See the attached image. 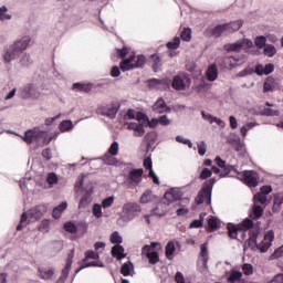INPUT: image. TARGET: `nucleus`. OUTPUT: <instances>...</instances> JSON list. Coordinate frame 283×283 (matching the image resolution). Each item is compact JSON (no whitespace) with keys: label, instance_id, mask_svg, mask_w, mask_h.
<instances>
[{"label":"nucleus","instance_id":"obj_1","mask_svg":"<svg viewBox=\"0 0 283 283\" xmlns=\"http://www.w3.org/2000/svg\"><path fill=\"white\" fill-rule=\"evenodd\" d=\"M247 231H249V239L247 240L248 247L250 249H259L261 253H266L271 247V242L275 240V232L270 230L264 234L262 242L258 243L260 227H254L253 220L251 219H244L241 223L235 226H228L229 238L232 240H244V238H247Z\"/></svg>","mask_w":283,"mask_h":283},{"label":"nucleus","instance_id":"obj_2","mask_svg":"<svg viewBox=\"0 0 283 283\" xmlns=\"http://www.w3.org/2000/svg\"><path fill=\"white\" fill-rule=\"evenodd\" d=\"M30 36H22L20 40H17L12 45L9 46L3 59L6 63H10V61H14V59H19L25 50H28V45H30Z\"/></svg>","mask_w":283,"mask_h":283},{"label":"nucleus","instance_id":"obj_3","mask_svg":"<svg viewBox=\"0 0 283 283\" xmlns=\"http://www.w3.org/2000/svg\"><path fill=\"white\" fill-rule=\"evenodd\" d=\"M213 185H216L214 178H211L203 184L202 189L198 192L196 198L197 205H202L205 202L211 205V192L213 191Z\"/></svg>","mask_w":283,"mask_h":283},{"label":"nucleus","instance_id":"obj_4","mask_svg":"<svg viewBox=\"0 0 283 283\" xmlns=\"http://www.w3.org/2000/svg\"><path fill=\"white\" fill-rule=\"evenodd\" d=\"M239 176V180H242L248 187H258L260 185V175L255 170H244L239 172L234 170Z\"/></svg>","mask_w":283,"mask_h":283},{"label":"nucleus","instance_id":"obj_5","mask_svg":"<svg viewBox=\"0 0 283 283\" xmlns=\"http://www.w3.org/2000/svg\"><path fill=\"white\" fill-rule=\"evenodd\" d=\"M189 85H191V77H189V75L186 73L175 75L172 78L171 87L177 92H182L184 90H187Z\"/></svg>","mask_w":283,"mask_h":283},{"label":"nucleus","instance_id":"obj_6","mask_svg":"<svg viewBox=\"0 0 283 283\" xmlns=\"http://www.w3.org/2000/svg\"><path fill=\"white\" fill-rule=\"evenodd\" d=\"M143 174H144L143 168L130 170L124 185H126L128 189H132L133 187H138V185L143 182Z\"/></svg>","mask_w":283,"mask_h":283},{"label":"nucleus","instance_id":"obj_7","mask_svg":"<svg viewBox=\"0 0 283 283\" xmlns=\"http://www.w3.org/2000/svg\"><path fill=\"white\" fill-rule=\"evenodd\" d=\"M218 63L221 67L226 70H231L233 67H238V65H241V63H244V55L242 57H235V56L219 57Z\"/></svg>","mask_w":283,"mask_h":283},{"label":"nucleus","instance_id":"obj_8","mask_svg":"<svg viewBox=\"0 0 283 283\" xmlns=\"http://www.w3.org/2000/svg\"><path fill=\"white\" fill-rule=\"evenodd\" d=\"M48 213V206L41 203L29 210V222H36Z\"/></svg>","mask_w":283,"mask_h":283},{"label":"nucleus","instance_id":"obj_9","mask_svg":"<svg viewBox=\"0 0 283 283\" xmlns=\"http://www.w3.org/2000/svg\"><path fill=\"white\" fill-rule=\"evenodd\" d=\"M143 209L140 205L136 202H127L123 206V213L127 220H134L135 216H138Z\"/></svg>","mask_w":283,"mask_h":283},{"label":"nucleus","instance_id":"obj_10","mask_svg":"<svg viewBox=\"0 0 283 283\" xmlns=\"http://www.w3.org/2000/svg\"><path fill=\"white\" fill-rule=\"evenodd\" d=\"M205 36H207L208 39L213 36L214 39H220V36H222V34L224 36L229 35L228 31H227V24H219L214 28H207L203 32Z\"/></svg>","mask_w":283,"mask_h":283},{"label":"nucleus","instance_id":"obj_11","mask_svg":"<svg viewBox=\"0 0 283 283\" xmlns=\"http://www.w3.org/2000/svg\"><path fill=\"white\" fill-rule=\"evenodd\" d=\"M45 136V132L39 130L38 128L29 129L24 133V136L22 139L27 145H32L34 140H40V138H43Z\"/></svg>","mask_w":283,"mask_h":283},{"label":"nucleus","instance_id":"obj_12","mask_svg":"<svg viewBox=\"0 0 283 283\" xmlns=\"http://www.w3.org/2000/svg\"><path fill=\"white\" fill-rule=\"evenodd\" d=\"M97 114L107 116L108 118H116V114H118V107L114 106V104L102 105L97 108Z\"/></svg>","mask_w":283,"mask_h":283},{"label":"nucleus","instance_id":"obj_13","mask_svg":"<svg viewBox=\"0 0 283 283\" xmlns=\"http://www.w3.org/2000/svg\"><path fill=\"white\" fill-rule=\"evenodd\" d=\"M142 255H146L149 264H158L160 262V256L158 255V252L151 251V247L149 245L143 247Z\"/></svg>","mask_w":283,"mask_h":283},{"label":"nucleus","instance_id":"obj_14","mask_svg":"<svg viewBox=\"0 0 283 283\" xmlns=\"http://www.w3.org/2000/svg\"><path fill=\"white\" fill-rule=\"evenodd\" d=\"M227 283H247L244 281L242 272L238 270H231L226 273Z\"/></svg>","mask_w":283,"mask_h":283},{"label":"nucleus","instance_id":"obj_15","mask_svg":"<svg viewBox=\"0 0 283 283\" xmlns=\"http://www.w3.org/2000/svg\"><path fill=\"white\" fill-rule=\"evenodd\" d=\"M136 53H132L127 59H124L119 64L122 72H129V70H136L134 65Z\"/></svg>","mask_w":283,"mask_h":283},{"label":"nucleus","instance_id":"obj_16","mask_svg":"<svg viewBox=\"0 0 283 283\" xmlns=\"http://www.w3.org/2000/svg\"><path fill=\"white\" fill-rule=\"evenodd\" d=\"M153 112L155 114H165V112H171V108L167 106V103L164 98H158L157 102L153 105Z\"/></svg>","mask_w":283,"mask_h":283},{"label":"nucleus","instance_id":"obj_17","mask_svg":"<svg viewBox=\"0 0 283 283\" xmlns=\"http://www.w3.org/2000/svg\"><path fill=\"white\" fill-rule=\"evenodd\" d=\"M23 93H24V98H39V96H41L39 88H36L34 84H28L24 87Z\"/></svg>","mask_w":283,"mask_h":283},{"label":"nucleus","instance_id":"obj_18","mask_svg":"<svg viewBox=\"0 0 283 283\" xmlns=\"http://www.w3.org/2000/svg\"><path fill=\"white\" fill-rule=\"evenodd\" d=\"M214 163H217L218 167H220V169H223V176H229V174H231V171H237L235 167L227 165L226 160H222V158L220 157H216Z\"/></svg>","mask_w":283,"mask_h":283},{"label":"nucleus","instance_id":"obj_19","mask_svg":"<svg viewBox=\"0 0 283 283\" xmlns=\"http://www.w3.org/2000/svg\"><path fill=\"white\" fill-rule=\"evenodd\" d=\"M156 200V196L154 195V191H151L150 189L146 190L140 199L139 202L140 205H147L149 202H154Z\"/></svg>","mask_w":283,"mask_h":283},{"label":"nucleus","instance_id":"obj_20","mask_svg":"<svg viewBox=\"0 0 283 283\" xmlns=\"http://www.w3.org/2000/svg\"><path fill=\"white\" fill-rule=\"evenodd\" d=\"M201 116L203 120H208V123H210V125H212V123H217V125H219V127H222L224 125V122L218 117H213L211 114L206 113L205 111L201 112Z\"/></svg>","mask_w":283,"mask_h":283},{"label":"nucleus","instance_id":"obj_21","mask_svg":"<svg viewBox=\"0 0 283 283\" xmlns=\"http://www.w3.org/2000/svg\"><path fill=\"white\" fill-rule=\"evenodd\" d=\"M180 192L176 189H171L167 191L164 196L165 200L168 202H176L177 200H180Z\"/></svg>","mask_w":283,"mask_h":283},{"label":"nucleus","instance_id":"obj_22","mask_svg":"<svg viewBox=\"0 0 283 283\" xmlns=\"http://www.w3.org/2000/svg\"><path fill=\"white\" fill-rule=\"evenodd\" d=\"M243 23L241 20H237L230 23H226L228 34H233V32H238L240 28H242Z\"/></svg>","mask_w":283,"mask_h":283},{"label":"nucleus","instance_id":"obj_23","mask_svg":"<svg viewBox=\"0 0 283 283\" xmlns=\"http://www.w3.org/2000/svg\"><path fill=\"white\" fill-rule=\"evenodd\" d=\"M112 255L117 260H123L125 258V248L120 244L114 245L112 248Z\"/></svg>","mask_w":283,"mask_h":283},{"label":"nucleus","instance_id":"obj_24","mask_svg":"<svg viewBox=\"0 0 283 283\" xmlns=\"http://www.w3.org/2000/svg\"><path fill=\"white\" fill-rule=\"evenodd\" d=\"M66 209H67V202L64 201L53 209L52 217L55 220H59V218H61V216L63 214V211H65Z\"/></svg>","mask_w":283,"mask_h":283},{"label":"nucleus","instance_id":"obj_25","mask_svg":"<svg viewBox=\"0 0 283 283\" xmlns=\"http://www.w3.org/2000/svg\"><path fill=\"white\" fill-rule=\"evenodd\" d=\"M200 258L203 262L205 269H208V262H209V251L207 250V243H202L200 245Z\"/></svg>","mask_w":283,"mask_h":283},{"label":"nucleus","instance_id":"obj_26","mask_svg":"<svg viewBox=\"0 0 283 283\" xmlns=\"http://www.w3.org/2000/svg\"><path fill=\"white\" fill-rule=\"evenodd\" d=\"M72 90H75V92H84L85 94H87V92H92V84L74 83Z\"/></svg>","mask_w":283,"mask_h":283},{"label":"nucleus","instance_id":"obj_27","mask_svg":"<svg viewBox=\"0 0 283 283\" xmlns=\"http://www.w3.org/2000/svg\"><path fill=\"white\" fill-rule=\"evenodd\" d=\"M216 78H218V66L216 64H212L208 67L207 80L216 81Z\"/></svg>","mask_w":283,"mask_h":283},{"label":"nucleus","instance_id":"obj_28","mask_svg":"<svg viewBox=\"0 0 283 283\" xmlns=\"http://www.w3.org/2000/svg\"><path fill=\"white\" fill-rule=\"evenodd\" d=\"M150 61L153 62V72H158L160 67H163V62L160 60V55L153 54L150 56Z\"/></svg>","mask_w":283,"mask_h":283},{"label":"nucleus","instance_id":"obj_29","mask_svg":"<svg viewBox=\"0 0 283 283\" xmlns=\"http://www.w3.org/2000/svg\"><path fill=\"white\" fill-rule=\"evenodd\" d=\"M223 50H226V52H240L242 44L240 42L227 43L223 45Z\"/></svg>","mask_w":283,"mask_h":283},{"label":"nucleus","instance_id":"obj_30","mask_svg":"<svg viewBox=\"0 0 283 283\" xmlns=\"http://www.w3.org/2000/svg\"><path fill=\"white\" fill-rule=\"evenodd\" d=\"M282 205H283V193L275 195L274 201H273V211H280Z\"/></svg>","mask_w":283,"mask_h":283},{"label":"nucleus","instance_id":"obj_31","mask_svg":"<svg viewBox=\"0 0 283 283\" xmlns=\"http://www.w3.org/2000/svg\"><path fill=\"white\" fill-rule=\"evenodd\" d=\"M208 227L211 231H218V229H220V220L217 217H210L208 220Z\"/></svg>","mask_w":283,"mask_h":283},{"label":"nucleus","instance_id":"obj_32","mask_svg":"<svg viewBox=\"0 0 283 283\" xmlns=\"http://www.w3.org/2000/svg\"><path fill=\"white\" fill-rule=\"evenodd\" d=\"M88 266H98L99 269H104L105 268V263L102 262V261H92V262L84 263V265H82L77 270V273H78V271H81L83 269H88Z\"/></svg>","mask_w":283,"mask_h":283},{"label":"nucleus","instance_id":"obj_33","mask_svg":"<svg viewBox=\"0 0 283 283\" xmlns=\"http://www.w3.org/2000/svg\"><path fill=\"white\" fill-rule=\"evenodd\" d=\"M263 53L265 54V56H275V54L277 53V49H275L273 44H266L263 49Z\"/></svg>","mask_w":283,"mask_h":283},{"label":"nucleus","instance_id":"obj_34","mask_svg":"<svg viewBox=\"0 0 283 283\" xmlns=\"http://www.w3.org/2000/svg\"><path fill=\"white\" fill-rule=\"evenodd\" d=\"M39 271L42 280H52L54 275V269H44Z\"/></svg>","mask_w":283,"mask_h":283},{"label":"nucleus","instance_id":"obj_35","mask_svg":"<svg viewBox=\"0 0 283 283\" xmlns=\"http://www.w3.org/2000/svg\"><path fill=\"white\" fill-rule=\"evenodd\" d=\"M103 161L105 165H118V159H116L114 155L109 153L103 156Z\"/></svg>","mask_w":283,"mask_h":283},{"label":"nucleus","instance_id":"obj_36","mask_svg":"<svg viewBox=\"0 0 283 283\" xmlns=\"http://www.w3.org/2000/svg\"><path fill=\"white\" fill-rule=\"evenodd\" d=\"M175 252H176V245L171 241L168 242L166 245V258L168 260H171V255H174Z\"/></svg>","mask_w":283,"mask_h":283},{"label":"nucleus","instance_id":"obj_37","mask_svg":"<svg viewBox=\"0 0 283 283\" xmlns=\"http://www.w3.org/2000/svg\"><path fill=\"white\" fill-rule=\"evenodd\" d=\"M254 45L259 50H262V48L266 46V38L264 35L256 36L255 40H254Z\"/></svg>","mask_w":283,"mask_h":283},{"label":"nucleus","instance_id":"obj_38","mask_svg":"<svg viewBox=\"0 0 283 283\" xmlns=\"http://www.w3.org/2000/svg\"><path fill=\"white\" fill-rule=\"evenodd\" d=\"M166 48H168V50H178L180 48V38L175 36L171 42L166 44Z\"/></svg>","mask_w":283,"mask_h":283},{"label":"nucleus","instance_id":"obj_39","mask_svg":"<svg viewBox=\"0 0 283 283\" xmlns=\"http://www.w3.org/2000/svg\"><path fill=\"white\" fill-rule=\"evenodd\" d=\"M7 12L8 8L6 6L0 8V21H10V19H12V15Z\"/></svg>","mask_w":283,"mask_h":283},{"label":"nucleus","instance_id":"obj_40","mask_svg":"<svg viewBox=\"0 0 283 283\" xmlns=\"http://www.w3.org/2000/svg\"><path fill=\"white\" fill-rule=\"evenodd\" d=\"M64 230H65L67 233H77V232H78V228H77L76 224H74L72 221L66 222V223L64 224Z\"/></svg>","mask_w":283,"mask_h":283},{"label":"nucleus","instance_id":"obj_41","mask_svg":"<svg viewBox=\"0 0 283 283\" xmlns=\"http://www.w3.org/2000/svg\"><path fill=\"white\" fill-rule=\"evenodd\" d=\"M111 242L112 244H120L123 242V237H120V233L118 231H115L111 234Z\"/></svg>","mask_w":283,"mask_h":283},{"label":"nucleus","instance_id":"obj_42","mask_svg":"<svg viewBox=\"0 0 283 283\" xmlns=\"http://www.w3.org/2000/svg\"><path fill=\"white\" fill-rule=\"evenodd\" d=\"M167 81H168L167 78H165V80L150 78V80H148V85H149V87H156L158 85L167 84Z\"/></svg>","mask_w":283,"mask_h":283},{"label":"nucleus","instance_id":"obj_43","mask_svg":"<svg viewBox=\"0 0 283 283\" xmlns=\"http://www.w3.org/2000/svg\"><path fill=\"white\" fill-rule=\"evenodd\" d=\"M93 216L97 219L103 218V206L102 205L95 203L93 206Z\"/></svg>","mask_w":283,"mask_h":283},{"label":"nucleus","instance_id":"obj_44","mask_svg":"<svg viewBox=\"0 0 283 283\" xmlns=\"http://www.w3.org/2000/svg\"><path fill=\"white\" fill-rule=\"evenodd\" d=\"M262 216H264V209H262L260 206H253L254 220H259V218H262Z\"/></svg>","mask_w":283,"mask_h":283},{"label":"nucleus","instance_id":"obj_45","mask_svg":"<svg viewBox=\"0 0 283 283\" xmlns=\"http://www.w3.org/2000/svg\"><path fill=\"white\" fill-rule=\"evenodd\" d=\"M90 202H92V198H90V195L83 196L82 199L80 200L78 209H85V207H87Z\"/></svg>","mask_w":283,"mask_h":283},{"label":"nucleus","instance_id":"obj_46","mask_svg":"<svg viewBox=\"0 0 283 283\" xmlns=\"http://www.w3.org/2000/svg\"><path fill=\"white\" fill-rule=\"evenodd\" d=\"M101 258V255H98V253L92 251V250H87L85 252V259L84 262H87V260H98Z\"/></svg>","mask_w":283,"mask_h":283},{"label":"nucleus","instance_id":"obj_47","mask_svg":"<svg viewBox=\"0 0 283 283\" xmlns=\"http://www.w3.org/2000/svg\"><path fill=\"white\" fill-rule=\"evenodd\" d=\"M180 39L182 41H191V29L190 28H185L181 31Z\"/></svg>","mask_w":283,"mask_h":283},{"label":"nucleus","instance_id":"obj_48","mask_svg":"<svg viewBox=\"0 0 283 283\" xmlns=\"http://www.w3.org/2000/svg\"><path fill=\"white\" fill-rule=\"evenodd\" d=\"M132 263H124L122 265V269H120V273L122 275H124V277H127L128 275H130L132 273Z\"/></svg>","mask_w":283,"mask_h":283},{"label":"nucleus","instance_id":"obj_49","mask_svg":"<svg viewBox=\"0 0 283 283\" xmlns=\"http://www.w3.org/2000/svg\"><path fill=\"white\" fill-rule=\"evenodd\" d=\"M213 175L212 170L209 168H203L200 172V180H207V178H211V176Z\"/></svg>","mask_w":283,"mask_h":283},{"label":"nucleus","instance_id":"obj_50","mask_svg":"<svg viewBox=\"0 0 283 283\" xmlns=\"http://www.w3.org/2000/svg\"><path fill=\"white\" fill-rule=\"evenodd\" d=\"M60 132H70L72 129V122L71 120H63L60 126Z\"/></svg>","mask_w":283,"mask_h":283},{"label":"nucleus","instance_id":"obj_51","mask_svg":"<svg viewBox=\"0 0 283 283\" xmlns=\"http://www.w3.org/2000/svg\"><path fill=\"white\" fill-rule=\"evenodd\" d=\"M112 205H114V196H111L108 198H105L101 206L103 209H109V207H112Z\"/></svg>","mask_w":283,"mask_h":283},{"label":"nucleus","instance_id":"obj_52","mask_svg":"<svg viewBox=\"0 0 283 283\" xmlns=\"http://www.w3.org/2000/svg\"><path fill=\"white\" fill-rule=\"evenodd\" d=\"M254 202H259L260 205H266V195L258 192L256 195H254Z\"/></svg>","mask_w":283,"mask_h":283},{"label":"nucleus","instance_id":"obj_53","mask_svg":"<svg viewBox=\"0 0 283 283\" xmlns=\"http://www.w3.org/2000/svg\"><path fill=\"white\" fill-rule=\"evenodd\" d=\"M244 275H253V265L251 263H244L242 265Z\"/></svg>","mask_w":283,"mask_h":283},{"label":"nucleus","instance_id":"obj_54","mask_svg":"<svg viewBox=\"0 0 283 283\" xmlns=\"http://www.w3.org/2000/svg\"><path fill=\"white\" fill-rule=\"evenodd\" d=\"M147 63V57L145 55H138L136 62L134 63L135 69L143 67Z\"/></svg>","mask_w":283,"mask_h":283},{"label":"nucleus","instance_id":"obj_55","mask_svg":"<svg viewBox=\"0 0 283 283\" xmlns=\"http://www.w3.org/2000/svg\"><path fill=\"white\" fill-rule=\"evenodd\" d=\"M118 142H114L108 149V154H111V156H118Z\"/></svg>","mask_w":283,"mask_h":283},{"label":"nucleus","instance_id":"obj_56","mask_svg":"<svg viewBox=\"0 0 283 283\" xmlns=\"http://www.w3.org/2000/svg\"><path fill=\"white\" fill-rule=\"evenodd\" d=\"M21 65L24 67H28L32 63V57H30V54L25 53L21 60H20Z\"/></svg>","mask_w":283,"mask_h":283},{"label":"nucleus","instance_id":"obj_57","mask_svg":"<svg viewBox=\"0 0 283 283\" xmlns=\"http://www.w3.org/2000/svg\"><path fill=\"white\" fill-rule=\"evenodd\" d=\"M46 181L49 185H56V182H59V177L54 172H50L46 177Z\"/></svg>","mask_w":283,"mask_h":283},{"label":"nucleus","instance_id":"obj_58","mask_svg":"<svg viewBox=\"0 0 283 283\" xmlns=\"http://www.w3.org/2000/svg\"><path fill=\"white\" fill-rule=\"evenodd\" d=\"M24 222H28V213L27 212H23L21 214L20 223L17 227V231H23Z\"/></svg>","mask_w":283,"mask_h":283},{"label":"nucleus","instance_id":"obj_59","mask_svg":"<svg viewBox=\"0 0 283 283\" xmlns=\"http://www.w3.org/2000/svg\"><path fill=\"white\" fill-rule=\"evenodd\" d=\"M159 125H163V127H167V125H171V119L167 117V115H161L159 118Z\"/></svg>","mask_w":283,"mask_h":283},{"label":"nucleus","instance_id":"obj_60","mask_svg":"<svg viewBox=\"0 0 283 283\" xmlns=\"http://www.w3.org/2000/svg\"><path fill=\"white\" fill-rule=\"evenodd\" d=\"M198 154L199 156H205L207 154V144L205 142L198 144Z\"/></svg>","mask_w":283,"mask_h":283},{"label":"nucleus","instance_id":"obj_61","mask_svg":"<svg viewBox=\"0 0 283 283\" xmlns=\"http://www.w3.org/2000/svg\"><path fill=\"white\" fill-rule=\"evenodd\" d=\"M263 70H264L263 74L269 76V74H272V72H274L275 65H273V63H269L265 66H263Z\"/></svg>","mask_w":283,"mask_h":283},{"label":"nucleus","instance_id":"obj_62","mask_svg":"<svg viewBox=\"0 0 283 283\" xmlns=\"http://www.w3.org/2000/svg\"><path fill=\"white\" fill-rule=\"evenodd\" d=\"M39 230L40 231H50V220H48V219L42 220Z\"/></svg>","mask_w":283,"mask_h":283},{"label":"nucleus","instance_id":"obj_63","mask_svg":"<svg viewBox=\"0 0 283 283\" xmlns=\"http://www.w3.org/2000/svg\"><path fill=\"white\" fill-rule=\"evenodd\" d=\"M117 54L120 59L125 60L127 54H129V49L123 48V49H117Z\"/></svg>","mask_w":283,"mask_h":283},{"label":"nucleus","instance_id":"obj_64","mask_svg":"<svg viewBox=\"0 0 283 283\" xmlns=\"http://www.w3.org/2000/svg\"><path fill=\"white\" fill-rule=\"evenodd\" d=\"M269 283H283V273L276 274Z\"/></svg>","mask_w":283,"mask_h":283}]
</instances>
